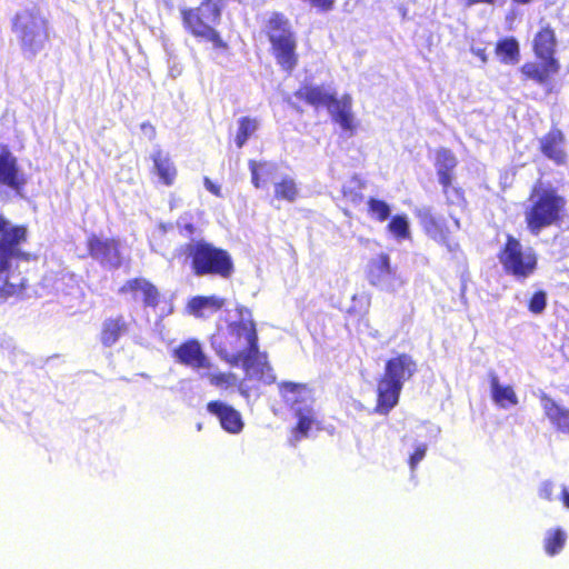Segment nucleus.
Segmentation results:
<instances>
[{"instance_id": "nucleus-1", "label": "nucleus", "mask_w": 569, "mask_h": 569, "mask_svg": "<svg viewBox=\"0 0 569 569\" xmlns=\"http://www.w3.org/2000/svg\"><path fill=\"white\" fill-rule=\"evenodd\" d=\"M237 316L238 319L230 321L226 332L211 337V347L219 358L231 367L241 363L248 379L271 385L276 376L266 357L259 353L251 312L244 307H238Z\"/></svg>"}, {"instance_id": "nucleus-2", "label": "nucleus", "mask_w": 569, "mask_h": 569, "mask_svg": "<svg viewBox=\"0 0 569 569\" xmlns=\"http://www.w3.org/2000/svg\"><path fill=\"white\" fill-rule=\"evenodd\" d=\"M12 30L19 39L23 53L33 58L49 42L51 28L46 12L37 6H32L17 12Z\"/></svg>"}, {"instance_id": "nucleus-3", "label": "nucleus", "mask_w": 569, "mask_h": 569, "mask_svg": "<svg viewBox=\"0 0 569 569\" xmlns=\"http://www.w3.org/2000/svg\"><path fill=\"white\" fill-rule=\"evenodd\" d=\"M416 370V362L406 353L398 355L386 363L385 375L377 388V412L386 415L398 403L403 383L413 376Z\"/></svg>"}, {"instance_id": "nucleus-4", "label": "nucleus", "mask_w": 569, "mask_h": 569, "mask_svg": "<svg viewBox=\"0 0 569 569\" xmlns=\"http://www.w3.org/2000/svg\"><path fill=\"white\" fill-rule=\"evenodd\" d=\"M280 391L298 420L291 438V442L295 445L302 438L309 437L313 429H319L318 413L313 408V397L306 385L283 382L280 385Z\"/></svg>"}, {"instance_id": "nucleus-5", "label": "nucleus", "mask_w": 569, "mask_h": 569, "mask_svg": "<svg viewBox=\"0 0 569 569\" xmlns=\"http://www.w3.org/2000/svg\"><path fill=\"white\" fill-rule=\"evenodd\" d=\"M565 206V199L555 190L542 184L535 186L525 212L528 229L533 234H538L543 228L556 223Z\"/></svg>"}, {"instance_id": "nucleus-6", "label": "nucleus", "mask_w": 569, "mask_h": 569, "mask_svg": "<svg viewBox=\"0 0 569 569\" xmlns=\"http://www.w3.org/2000/svg\"><path fill=\"white\" fill-rule=\"evenodd\" d=\"M224 0H204L198 8L182 9L184 28L196 38L211 42L214 48H227L216 26L221 18Z\"/></svg>"}, {"instance_id": "nucleus-7", "label": "nucleus", "mask_w": 569, "mask_h": 569, "mask_svg": "<svg viewBox=\"0 0 569 569\" xmlns=\"http://www.w3.org/2000/svg\"><path fill=\"white\" fill-rule=\"evenodd\" d=\"M296 97L315 108L326 107L333 120L343 130L353 131L355 121L351 112V98L349 96L337 99L336 91L330 87L303 86L296 92Z\"/></svg>"}, {"instance_id": "nucleus-8", "label": "nucleus", "mask_w": 569, "mask_h": 569, "mask_svg": "<svg viewBox=\"0 0 569 569\" xmlns=\"http://www.w3.org/2000/svg\"><path fill=\"white\" fill-rule=\"evenodd\" d=\"M499 259L505 271L519 280L530 277L537 268L535 251L511 236H508Z\"/></svg>"}, {"instance_id": "nucleus-9", "label": "nucleus", "mask_w": 569, "mask_h": 569, "mask_svg": "<svg viewBox=\"0 0 569 569\" xmlns=\"http://www.w3.org/2000/svg\"><path fill=\"white\" fill-rule=\"evenodd\" d=\"M268 36L278 63L287 71L292 70L297 63L296 42L288 20L278 13H273L268 21Z\"/></svg>"}, {"instance_id": "nucleus-10", "label": "nucleus", "mask_w": 569, "mask_h": 569, "mask_svg": "<svg viewBox=\"0 0 569 569\" xmlns=\"http://www.w3.org/2000/svg\"><path fill=\"white\" fill-rule=\"evenodd\" d=\"M192 266L196 274L216 273L229 277L232 272V261L229 253L209 243L198 242L191 247Z\"/></svg>"}, {"instance_id": "nucleus-11", "label": "nucleus", "mask_w": 569, "mask_h": 569, "mask_svg": "<svg viewBox=\"0 0 569 569\" xmlns=\"http://www.w3.org/2000/svg\"><path fill=\"white\" fill-rule=\"evenodd\" d=\"M199 375H200V378L206 380L211 387H213L222 392L233 390L237 387L239 393L243 398L249 399V397H250V389L244 383V381L239 382L236 373H233L231 371H222L211 360L209 361L208 366H206L200 371Z\"/></svg>"}, {"instance_id": "nucleus-12", "label": "nucleus", "mask_w": 569, "mask_h": 569, "mask_svg": "<svg viewBox=\"0 0 569 569\" xmlns=\"http://www.w3.org/2000/svg\"><path fill=\"white\" fill-rule=\"evenodd\" d=\"M369 281L372 286L388 292H396L403 286L402 279L392 271L389 257L386 254H380L371 261Z\"/></svg>"}, {"instance_id": "nucleus-13", "label": "nucleus", "mask_w": 569, "mask_h": 569, "mask_svg": "<svg viewBox=\"0 0 569 569\" xmlns=\"http://www.w3.org/2000/svg\"><path fill=\"white\" fill-rule=\"evenodd\" d=\"M90 256L106 269H117L122 263L119 243L113 239L92 236L88 240Z\"/></svg>"}, {"instance_id": "nucleus-14", "label": "nucleus", "mask_w": 569, "mask_h": 569, "mask_svg": "<svg viewBox=\"0 0 569 569\" xmlns=\"http://www.w3.org/2000/svg\"><path fill=\"white\" fill-rule=\"evenodd\" d=\"M27 179L24 173L19 170L16 157L8 150L0 153V184L7 186L20 193Z\"/></svg>"}, {"instance_id": "nucleus-15", "label": "nucleus", "mask_w": 569, "mask_h": 569, "mask_svg": "<svg viewBox=\"0 0 569 569\" xmlns=\"http://www.w3.org/2000/svg\"><path fill=\"white\" fill-rule=\"evenodd\" d=\"M207 410L219 419L221 427L227 432L237 435L242 431L244 426L242 417L231 406L222 401H210L207 405Z\"/></svg>"}, {"instance_id": "nucleus-16", "label": "nucleus", "mask_w": 569, "mask_h": 569, "mask_svg": "<svg viewBox=\"0 0 569 569\" xmlns=\"http://www.w3.org/2000/svg\"><path fill=\"white\" fill-rule=\"evenodd\" d=\"M122 295H131L134 300H142L147 307H156L159 302L157 288L143 278L128 280L119 290Z\"/></svg>"}, {"instance_id": "nucleus-17", "label": "nucleus", "mask_w": 569, "mask_h": 569, "mask_svg": "<svg viewBox=\"0 0 569 569\" xmlns=\"http://www.w3.org/2000/svg\"><path fill=\"white\" fill-rule=\"evenodd\" d=\"M177 359L199 372L208 366L210 359L202 351L201 345L197 340H189L174 350Z\"/></svg>"}, {"instance_id": "nucleus-18", "label": "nucleus", "mask_w": 569, "mask_h": 569, "mask_svg": "<svg viewBox=\"0 0 569 569\" xmlns=\"http://www.w3.org/2000/svg\"><path fill=\"white\" fill-rule=\"evenodd\" d=\"M560 64L557 59L542 60L538 62H527L521 67V73L530 80L545 86L552 74L558 73Z\"/></svg>"}, {"instance_id": "nucleus-19", "label": "nucleus", "mask_w": 569, "mask_h": 569, "mask_svg": "<svg viewBox=\"0 0 569 569\" xmlns=\"http://www.w3.org/2000/svg\"><path fill=\"white\" fill-rule=\"evenodd\" d=\"M127 332L128 322L123 316L107 318L102 322L100 341L104 347H111Z\"/></svg>"}, {"instance_id": "nucleus-20", "label": "nucleus", "mask_w": 569, "mask_h": 569, "mask_svg": "<svg viewBox=\"0 0 569 569\" xmlns=\"http://www.w3.org/2000/svg\"><path fill=\"white\" fill-rule=\"evenodd\" d=\"M151 160L153 162V172L158 176L159 180L166 186L173 184L177 177V168L170 156L158 149L152 152Z\"/></svg>"}, {"instance_id": "nucleus-21", "label": "nucleus", "mask_w": 569, "mask_h": 569, "mask_svg": "<svg viewBox=\"0 0 569 569\" xmlns=\"http://www.w3.org/2000/svg\"><path fill=\"white\" fill-rule=\"evenodd\" d=\"M490 389L493 402L502 409L518 405V397L511 386L500 383L495 372L489 373Z\"/></svg>"}, {"instance_id": "nucleus-22", "label": "nucleus", "mask_w": 569, "mask_h": 569, "mask_svg": "<svg viewBox=\"0 0 569 569\" xmlns=\"http://www.w3.org/2000/svg\"><path fill=\"white\" fill-rule=\"evenodd\" d=\"M563 136L559 130H551L541 139V150L546 157L561 164L566 160V152L562 148Z\"/></svg>"}, {"instance_id": "nucleus-23", "label": "nucleus", "mask_w": 569, "mask_h": 569, "mask_svg": "<svg viewBox=\"0 0 569 569\" xmlns=\"http://www.w3.org/2000/svg\"><path fill=\"white\" fill-rule=\"evenodd\" d=\"M541 406L546 416L558 430L569 433V410L558 406L551 398L543 396Z\"/></svg>"}, {"instance_id": "nucleus-24", "label": "nucleus", "mask_w": 569, "mask_h": 569, "mask_svg": "<svg viewBox=\"0 0 569 569\" xmlns=\"http://www.w3.org/2000/svg\"><path fill=\"white\" fill-rule=\"evenodd\" d=\"M556 36L552 29L543 27L533 39V50L541 60L555 59Z\"/></svg>"}, {"instance_id": "nucleus-25", "label": "nucleus", "mask_w": 569, "mask_h": 569, "mask_svg": "<svg viewBox=\"0 0 569 569\" xmlns=\"http://www.w3.org/2000/svg\"><path fill=\"white\" fill-rule=\"evenodd\" d=\"M223 305L224 300L217 296L196 297L190 300L188 308L196 317H207L221 309Z\"/></svg>"}, {"instance_id": "nucleus-26", "label": "nucleus", "mask_w": 569, "mask_h": 569, "mask_svg": "<svg viewBox=\"0 0 569 569\" xmlns=\"http://www.w3.org/2000/svg\"><path fill=\"white\" fill-rule=\"evenodd\" d=\"M457 166L455 154L448 149H440L436 156L439 182L446 188L451 183V170Z\"/></svg>"}, {"instance_id": "nucleus-27", "label": "nucleus", "mask_w": 569, "mask_h": 569, "mask_svg": "<svg viewBox=\"0 0 569 569\" xmlns=\"http://www.w3.org/2000/svg\"><path fill=\"white\" fill-rule=\"evenodd\" d=\"M6 249L9 250L7 247ZM9 259L10 251H8L6 264L3 266V268H0V303L6 302L10 297L17 296L23 287L22 282L13 281L16 277L10 276L7 272Z\"/></svg>"}, {"instance_id": "nucleus-28", "label": "nucleus", "mask_w": 569, "mask_h": 569, "mask_svg": "<svg viewBox=\"0 0 569 569\" xmlns=\"http://www.w3.org/2000/svg\"><path fill=\"white\" fill-rule=\"evenodd\" d=\"M248 164L251 172V181L256 188L264 186L277 170V166L268 161L250 160Z\"/></svg>"}, {"instance_id": "nucleus-29", "label": "nucleus", "mask_w": 569, "mask_h": 569, "mask_svg": "<svg viewBox=\"0 0 569 569\" xmlns=\"http://www.w3.org/2000/svg\"><path fill=\"white\" fill-rule=\"evenodd\" d=\"M496 52L500 57L501 62L506 64H513L519 61V44L513 38L499 41Z\"/></svg>"}, {"instance_id": "nucleus-30", "label": "nucleus", "mask_w": 569, "mask_h": 569, "mask_svg": "<svg viewBox=\"0 0 569 569\" xmlns=\"http://www.w3.org/2000/svg\"><path fill=\"white\" fill-rule=\"evenodd\" d=\"M273 188L274 197L277 199L293 202L299 196L298 186L295 179L289 176H286L280 181L276 182Z\"/></svg>"}, {"instance_id": "nucleus-31", "label": "nucleus", "mask_w": 569, "mask_h": 569, "mask_svg": "<svg viewBox=\"0 0 569 569\" xmlns=\"http://www.w3.org/2000/svg\"><path fill=\"white\" fill-rule=\"evenodd\" d=\"M258 121L248 117H242L238 120V132L236 134V144L242 148L247 140L257 131Z\"/></svg>"}, {"instance_id": "nucleus-32", "label": "nucleus", "mask_w": 569, "mask_h": 569, "mask_svg": "<svg viewBox=\"0 0 569 569\" xmlns=\"http://www.w3.org/2000/svg\"><path fill=\"white\" fill-rule=\"evenodd\" d=\"M566 539L567 535L561 529L548 531L545 538V549L547 553L550 556L558 553L562 549Z\"/></svg>"}, {"instance_id": "nucleus-33", "label": "nucleus", "mask_w": 569, "mask_h": 569, "mask_svg": "<svg viewBox=\"0 0 569 569\" xmlns=\"http://www.w3.org/2000/svg\"><path fill=\"white\" fill-rule=\"evenodd\" d=\"M388 229L399 240L408 239L410 237L407 216H395L388 224Z\"/></svg>"}, {"instance_id": "nucleus-34", "label": "nucleus", "mask_w": 569, "mask_h": 569, "mask_svg": "<svg viewBox=\"0 0 569 569\" xmlns=\"http://www.w3.org/2000/svg\"><path fill=\"white\" fill-rule=\"evenodd\" d=\"M26 233H27L26 228L12 227L9 224L2 234L4 242H0V244H3L4 247H7L9 249V251L11 252V249L9 248V246L11 247V246L20 243L22 240L26 239Z\"/></svg>"}, {"instance_id": "nucleus-35", "label": "nucleus", "mask_w": 569, "mask_h": 569, "mask_svg": "<svg viewBox=\"0 0 569 569\" xmlns=\"http://www.w3.org/2000/svg\"><path fill=\"white\" fill-rule=\"evenodd\" d=\"M368 207H369V213L371 214V217L379 221L387 220L391 212L390 207L387 202H385L382 200H377L373 198H371L368 201Z\"/></svg>"}, {"instance_id": "nucleus-36", "label": "nucleus", "mask_w": 569, "mask_h": 569, "mask_svg": "<svg viewBox=\"0 0 569 569\" xmlns=\"http://www.w3.org/2000/svg\"><path fill=\"white\" fill-rule=\"evenodd\" d=\"M547 303V296L543 291L536 292L530 302H529V310L533 313H541Z\"/></svg>"}, {"instance_id": "nucleus-37", "label": "nucleus", "mask_w": 569, "mask_h": 569, "mask_svg": "<svg viewBox=\"0 0 569 569\" xmlns=\"http://www.w3.org/2000/svg\"><path fill=\"white\" fill-rule=\"evenodd\" d=\"M555 492V485L551 481H543L538 489V495L541 499H545L547 501H552L555 499L553 497Z\"/></svg>"}, {"instance_id": "nucleus-38", "label": "nucleus", "mask_w": 569, "mask_h": 569, "mask_svg": "<svg viewBox=\"0 0 569 569\" xmlns=\"http://www.w3.org/2000/svg\"><path fill=\"white\" fill-rule=\"evenodd\" d=\"M427 451L426 445H419L410 457V467L413 470L416 466L425 458Z\"/></svg>"}, {"instance_id": "nucleus-39", "label": "nucleus", "mask_w": 569, "mask_h": 569, "mask_svg": "<svg viewBox=\"0 0 569 569\" xmlns=\"http://www.w3.org/2000/svg\"><path fill=\"white\" fill-rule=\"evenodd\" d=\"M204 187L216 196H220V187L214 184L209 178H204Z\"/></svg>"}, {"instance_id": "nucleus-40", "label": "nucleus", "mask_w": 569, "mask_h": 569, "mask_svg": "<svg viewBox=\"0 0 569 569\" xmlns=\"http://www.w3.org/2000/svg\"><path fill=\"white\" fill-rule=\"evenodd\" d=\"M470 50L475 56H477L481 60L482 63L487 62V54L483 48L472 46Z\"/></svg>"}, {"instance_id": "nucleus-41", "label": "nucleus", "mask_w": 569, "mask_h": 569, "mask_svg": "<svg viewBox=\"0 0 569 569\" xmlns=\"http://www.w3.org/2000/svg\"><path fill=\"white\" fill-rule=\"evenodd\" d=\"M343 193L345 197L349 198L353 203H359L362 199L361 194L348 192L347 189H345Z\"/></svg>"}, {"instance_id": "nucleus-42", "label": "nucleus", "mask_w": 569, "mask_h": 569, "mask_svg": "<svg viewBox=\"0 0 569 569\" xmlns=\"http://www.w3.org/2000/svg\"><path fill=\"white\" fill-rule=\"evenodd\" d=\"M8 258V250L3 244H0V268H3Z\"/></svg>"}, {"instance_id": "nucleus-43", "label": "nucleus", "mask_w": 569, "mask_h": 569, "mask_svg": "<svg viewBox=\"0 0 569 569\" xmlns=\"http://www.w3.org/2000/svg\"><path fill=\"white\" fill-rule=\"evenodd\" d=\"M561 499L565 507L569 508V487H563L561 490Z\"/></svg>"}, {"instance_id": "nucleus-44", "label": "nucleus", "mask_w": 569, "mask_h": 569, "mask_svg": "<svg viewBox=\"0 0 569 569\" xmlns=\"http://www.w3.org/2000/svg\"><path fill=\"white\" fill-rule=\"evenodd\" d=\"M428 233L433 238L436 239L437 241H445V234L443 232H433L431 231V229H427Z\"/></svg>"}, {"instance_id": "nucleus-45", "label": "nucleus", "mask_w": 569, "mask_h": 569, "mask_svg": "<svg viewBox=\"0 0 569 569\" xmlns=\"http://www.w3.org/2000/svg\"><path fill=\"white\" fill-rule=\"evenodd\" d=\"M497 0H469V7L478 4V3H488L493 4Z\"/></svg>"}, {"instance_id": "nucleus-46", "label": "nucleus", "mask_w": 569, "mask_h": 569, "mask_svg": "<svg viewBox=\"0 0 569 569\" xmlns=\"http://www.w3.org/2000/svg\"><path fill=\"white\" fill-rule=\"evenodd\" d=\"M9 226V221H7L2 216H0V232L3 234L7 227Z\"/></svg>"}, {"instance_id": "nucleus-47", "label": "nucleus", "mask_w": 569, "mask_h": 569, "mask_svg": "<svg viewBox=\"0 0 569 569\" xmlns=\"http://www.w3.org/2000/svg\"><path fill=\"white\" fill-rule=\"evenodd\" d=\"M513 1L517 3H520V4H528L531 2V0H513Z\"/></svg>"}, {"instance_id": "nucleus-48", "label": "nucleus", "mask_w": 569, "mask_h": 569, "mask_svg": "<svg viewBox=\"0 0 569 569\" xmlns=\"http://www.w3.org/2000/svg\"><path fill=\"white\" fill-rule=\"evenodd\" d=\"M144 128H149L150 130H153V128L150 124H147V123L142 124V129H144Z\"/></svg>"}, {"instance_id": "nucleus-49", "label": "nucleus", "mask_w": 569, "mask_h": 569, "mask_svg": "<svg viewBox=\"0 0 569 569\" xmlns=\"http://www.w3.org/2000/svg\"><path fill=\"white\" fill-rule=\"evenodd\" d=\"M466 2V6L469 7V0H463Z\"/></svg>"}]
</instances>
